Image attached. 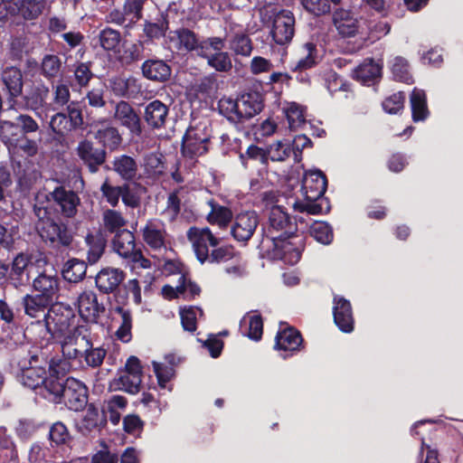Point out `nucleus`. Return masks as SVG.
Instances as JSON below:
<instances>
[{
    "label": "nucleus",
    "instance_id": "17",
    "mask_svg": "<svg viewBox=\"0 0 463 463\" xmlns=\"http://www.w3.org/2000/svg\"><path fill=\"white\" fill-rule=\"evenodd\" d=\"M260 224V218L255 211L238 213L232 221L231 234L238 242L247 243L253 236Z\"/></svg>",
    "mask_w": 463,
    "mask_h": 463
},
{
    "label": "nucleus",
    "instance_id": "38",
    "mask_svg": "<svg viewBox=\"0 0 463 463\" xmlns=\"http://www.w3.org/2000/svg\"><path fill=\"white\" fill-rule=\"evenodd\" d=\"M112 92L118 97L131 98L140 91L141 86L138 80L133 76L123 78L113 77L109 80Z\"/></svg>",
    "mask_w": 463,
    "mask_h": 463
},
{
    "label": "nucleus",
    "instance_id": "13",
    "mask_svg": "<svg viewBox=\"0 0 463 463\" xmlns=\"http://www.w3.org/2000/svg\"><path fill=\"white\" fill-rule=\"evenodd\" d=\"M0 80L9 109H16L18 99L22 96L24 87L22 70L16 66H7L3 69Z\"/></svg>",
    "mask_w": 463,
    "mask_h": 463
},
{
    "label": "nucleus",
    "instance_id": "8",
    "mask_svg": "<svg viewBox=\"0 0 463 463\" xmlns=\"http://www.w3.org/2000/svg\"><path fill=\"white\" fill-rule=\"evenodd\" d=\"M50 360L42 351L31 353L28 360H22L18 366V381L25 387L32 390H39L44 383L47 374L46 367H49Z\"/></svg>",
    "mask_w": 463,
    "mask_h": 463
},
{
    "label": "nucleus",
    "instance_id": "9",
    "mask_svg": "<svg viewBox=\"0 0 463 463\" xmlns=\"http://www.w3.org/2000/svg\"><path fill=\"white\" fill-rule=\"evenodd\" d=\"M66 363L59 358L50 360L49 374L45 376L38 393L44 399L56 403H61L62 394L65 391Z\"/></svg>",
    "mask_w": 463,
    "mask_h": 463
},
{
    "label": "nucleus",
    "instance_id": "29",
    "mask_svg": "<svg viewBox=\"0 0 463 463\" xmlns=\"http://www.w3.org/2000/svg\"><path fill=\"white\" fill-rule=\"evenodd\" d=\"M20 304L22 307V312L24 317L25 315L33 317L40 318L43 317V320H38V323H44V316L51 306L53 304V301L45 298L44 297H41L37 294L30 295L26 294L20 299Z\"/></svg>",
    "mask_w": 463,
    "mask_h": 463
},
{
    "label": "nucleus",
    "instance_id": "20",
    "mask_svg": "<svg viewBox=\"0 0 463 463\" xmlns=\"http://www.w3.org/2000/svg\"><path fill=\"white\" fill-rule=\"evenodd\" d=\"M77 307L80 317L90 324H98L106 312L104 304L98 301L97 294L92 290H85L79 295Z\"/></svg>",
    "mask_w": 463,
    "mask_h": 463
},
{
    "label": "nucleus",
    "instance_id": "60",
    "mask_svg": "<svg viewBox=\"0 0 463 463\" xmlns=\"http://www.w3.org/2000/svg\"><path fill=\"white\" fill-rule=\"evenodd\" d=\"M146 0H126L123 5L125 14L130 17L129 22L126 25L127 30H130L134 27L137 21L143 16V7Z\"/></svg>",
    "mask_w": 463,
    "mask_h": 463
},
{
    "label": "nucleus",
    "instance_id": "34",
    "mask_svg": "<svg viewBox=\"0 0 463 463\" xmlns=\"http://www.w3.org/2000/svg\"><path fill=\"white\" fill-rule=\"evenodd\" d=\"M146 41L137 40L125 42L121 50H118V61L123 66H132L141 61L145 57Z\"/></svg>",
    "mask_w": 463,
    "mask_h": 463
},
{
    "label": "nucleus",
    "instance_id": "12",
    "mask_svg": "<svg viewBox=\"0 0 463 463\" xmlns=\"http://www.w3.org/2000/svg\"><path fill=\"white\" fill-rule=\"evenodd\" d=\"M305 348L303 336L298 329L280 323L279 328L275 336L274 349L282 351L283 359H288Z\"/></svg>",
    "mask_w": 463,
    "mask_h": 463
},
{
    "label": "nucleus",
    "instance_id": "10",
    "mask_svg": "<svg viewBox=\"0 0 463 463\" xmlns=\"http://www.w3.org/2000/svg\"><path fill=\"white\" fill-rule=\"evenodd\" d=\"M36 202H43L36 200ZM44 205H50L55 209V214L65 218H73L78 213L80 204L79 194L63 185H58L45 195Z\"/></svg>",
    "mask_w": 463,
    "mask_h": 463
},
{
    "label": "nucleus",
    "instance_id": "48",
    "mask_svg": "<svg viewBox=\"0 0 463 463\" xmlns=\"http://www.w3.org/2000/svg\"><path fill=\"white\" fill-rule=\"evenodd\" d=\"M127 220L123 214L115 209H107L102 213V223L106 232L118 234L126 230Z\"/></svg>",
    "mask_w": 463,
    "mask_h": 463
},
{
    "label": "nucleus",
    "instance_id": "51",
    "mask_svg": "<svg viewBox=\"0 0 463 463\" xmlns=\"http://www.w3.org/2000/svg\"><path fill=\"white\" fill-rule=\"evenodd\" d=\"M114 312L120 315L121 324L116 331V336L122 343H129L132 339V314L129 309L124 308L122 306L114 307Z\"/></svg>",
    "mask_w": 463,
    "mask_h": 463
},
{
    "label": "nucleus",
    "instance_id": "5",
    "mask_svg": "<svg viewBox=\"0 0 463 463\" xmlns=\"http://www.w3.org/2000/svg\"><path fill=\"white\" fill-rule=\"evenodd\" d=\"M187 238L193 243L196 258L202 264L206 261H227L234 256V249L231 245L216 248L220 239L214 236L208 227H191L187 232Z\"/></svg>",
    "mask_w": 463,
    "mask_h": 463
},
{
    "label": "nucleus",
    "instance_id": "14",
    "mask_svg": "<svg viewBox=\"0 0 463 463\" xmlns=\"http://www.w3.org/2000/svg\"><path fill=\"white\" fill-rule=\"evenodd\" d=\"M50 95V89L43 80L31 81L26 85L25 91H23L21 100H18L16 109H25L37 112L47 105Z\"/></svg>",
    "mask_w": 463,
    "mask_h": 463
},
{
    "label": "nucleus",
    "instance_id": "22",
    "mask_svg": "<svg viewBox=\"0 0 463 463\" xmlns=\"http://www.w3.org/2000/svg\"><path fill=\"white\" fill-rule=\"evenodd\" d=\"M332 14V24L337 33L343 38H350L356 35L359 31V20L354 11L343 8L340 5L335 7Z\"/></svg>",
    "mask_w": 463,
    "mask_h": 463
},
{
    "label": "nucleus",
    "instance_id": "31",
    "mask_svg": "<svg viewBox=\"0 0 463 463\" xmlns=\"http://www.w3.org/2000/svg\"><path fill=\"white\" fill-rule=\"evenodd\" d=\"M383 66L373 59H365L353 72V78L365 86H373L382 79Z\"/></svg>",
    "mask_w": 463,
    "mask_h": 463
},
{
    "label": "nucleus",
    "instance_id": "21",
    "mask_svg": "<svg viewBox=\"0 0 463 463\" xmlns=\"http://www.w3.org/2000/svg\"><path fill=\"white\" fill-rule=\"evenodd\" d=\"M76 154L90 174L98 173L107 158V151L95 147L93 142L88 139L79 142Z\"/></svg>",
    "mask_w": 463,
    "mask_h": 463
},
{
    "label": "nucleus",
    "instance_id": "52",
    "mask_svg": "<svg viewBox=\"0 0 463 463\" xmlns=\"http://www.w3.org/2000/svg\"><path fill=\"white\" fill-rule=\"evenodd\" d=\"M129 293L133 295L135 304L140 305L142 302L141 288L137 279H129L122 284V288H118L115 294L116 301L122 305L127 304Z\"/></svg>",
    "mask_w": 463,
    "mask_h": 463
},
{
    "label": "nucleus",
    "instance_id": "32",
    "mask_svg": "<svg viewBox=\"0 0 463 463\" xmlns=\"http://www.w3.org/2000/svg\"><path fill=\"white\" fill-rule=\"evenodd\" d=\"M238 100L242 116V123L260 113L264 108V99L259 91L243 93Z\"/></svg>",
    "mask_w": 463,
    "mask_h": 463
},
{
    "label": "nucleus",
    "instance_id": "62",
    "mask_svg": "<svg viewBox=\"0 0 463 463\" xmlns=\"http://www.w3.org/2000/svg\"><path fill=\"white\" fill-rule=\"evenodd\" d=\"M230 48L237 55L250 56L252 52V43L246 33H236L230 42Z\"/></svg>",
    "mask_w": 463,
    "mask_h": 463
},
{
    "label": "nucleus",
    "instance_id": "37",
    "mask_svg": "<svg viewBox=\"0 0 463 463\" xmlns=\"http://www.w3.org/2000/svg\"><path fill=\"white\" fill-rule=\"evenodd\" d=\"M113 250L122 258L129 260L139 248H137L135 234L127 230L114 235Z\"/></svg>",
    "mask_w": 463,
    "mask_h": 463
},
{
    "label": "nucleus",
    "instance_id": "44",
    "mask_svg": "<svg viewBox=\"0 0 463 463\" xmlns=\"http://www.w3.org/2000/svg\"><path fill=\"white\" fill-rule=\"evenodd\" d=\"M342 0H300L304 10L315 17H322L332 13L333 7L340 5Z\"/></svg>",
    "mask_w": 463,
    "mask_h": 463
},
{
    "label": "nucleus",
    "instance_id": "46",
    "mask_svg": "<svg viewBox=\"0 0 463 463\" xmlns=\"http://www.w3.org/2000/svg\"><path fill=\"white\" fill-rule=\"evenodd\" d=\"M86 271V262L84 260L72 258L65 262L61 270V275L66 281L78 283L85 278Z\"/></svg>",
    "mask_w": 463,
    "mask_h": 463
},
{
    "label": "nucleus",
    "instance_id": "25",
    "mask_svg": "<svg viewBox=\"0 0 463 463\" xmlns=\"http://www.w3.org/2000/svg\"><path fill=\"white\" fill-rule=\"evenodd\" d=\"M115 118L121 126L127 128L133 136H141L143 128L140 117L128 102L120 100L117 103Z\"/></svg>",
    "mask_w": 463,
    "mask_h": 463
},
{
    "label": "nucleus",
    "instance_id": "4",
    "mask_svg": "<svg viewBox=\"0 0 463 463\" xmlns=\"http://www.w3.org/2000/svg\"><path fill=\"white\" fill-rule=\"evenodd\" d=\"M327 188V178L321 170H310L304 174L301 191L306 202H296L295 210L308 214H325L331 209L328 198L324 194Z\"/></svg>",
    "mask_w": 463,
    "mask_h": 463
},
{
    "label": "nucleus",
    "instance_id": "15",
    "mask_svg": "<svg viewBox=\"0 0 463 463\" xmlns=\"http://www.w3.org/2000/svg\"><path fill=\"white\" fill-rule=\"evenodd\" d=\"M210 136L204 128L190 127L185 131L181 145V152L184 156L193 159L208 152Z\"/></svg>",
    "mask_w": 463,
    "mask_h": 463
},
{
    "label": "nucleus",
    "instance_id": "63",
    "mask_svg": "<svg viewBox=\"0 0 463 463\" xmlns=\"http://www.w3.org/2000/svg\"><path fill=\"white\" fill-rule=\"evenodd\" d=\"M286 117L290 130H297L306 123L303 108L293 102L286 109Z\"/></svg>",
    "mask_w": 463,
    "mask_h": 463
},
{
    "label": "nucleus",
    "instance_id": "24",
    "mask_svg": "<svg viewBox=\"0 0 463 463\" xmlns=\"http://www.w3.org/2000/svg\"><path fill=\"white\" fill-rule=\"evenodd\" d=\"M126 279V273L120 269L107 267L101 269L95 277L97 288L103 294H110L118 290Z\"/></svg>",
    "mask_w": 463,
    "mask_h": 463
},
{
    "label": "nucleus",
    "instance_id": "27",
    "mask_svg": "<svg viewBox=\"0 0 463 463\" xmlns=\"http://www.w3.org/2000/svg\"><path fill=\"white\" fill-rule=\"evenodd\" d=\"M93 62L90 61H76L69 67L68 82L72 90H80L89 87L90 80L95 77L92 71Z\"/></svg>",
    "mask_w": 463,
    "mask_h": 463
},
{
    "label": "nucleus",
    "instance_id": "36",
    "mask_svg": "<svg viewBox=\"0 0 463 463\" xmlns=\"http://www.w3.org/2000/svg\"><path fill=\"white\" fill-rule=\"evenodd\" d=\"M33 288L37 295L54 301L60 289L59 278L41 273L33 280Z\"/></svg>",
    "mask_w": 463,
    "mask_h": 463
},
{
    "label": "nucleus",
    "instance_id": "1",
    "mask_svg": "<svg viewBox=\"0 0 463 463\" xmlns=\"http://www.w3.org/2000/svg\"><path fill=\"white\" fill-rule=\"evenodd\" d=\"M263 234L272 243L269 250L270 258L291 266L300 260L306 237L298 233L296 217L289 215L282 206H272L268 224L263 227Z\"/></svg>",
    "mask_w": 463,
    "mask_h": 463
},
{
    "label": "nucleus",
    "instance_id": "35",
    "mask_svg": "<svg viewBox=\"0 0 463 463\" xmlns=\"http://www.w3.org/2000/svg\"><path fill=\"white\" fill-rule=\"evenodd\" d=\"M168 111L169 109L165 104L155 99L146 106L144 119L150 128L159 129L165 126Z\"/></svg>",
    "mask_w": 463,
    "mask_h": 463
},
{
    "label": "nucleus",
    "instance_id": "3",
    "mask_svg": "<svg viewBox=\"0 0 463 463\" xmlns=\"http://www.w3.org/2000/svg\"><path fill=\"white\" fill-rule=\"evenodd\" d=\"M74 310L62 303H54L44 316V325L52 338L61 346V352L69 345L78 344V338L89 332L86 326H74Z\"/></svg>",
    "mask_w": 463,
    "mask_h": 463
},
{
    "label": "nucleus",
    "instance_id": "54",
    "mask_svg": "<svg viewBox=\"0 0 463 463\" xmlns=\"http://www.w3.org/2000/svg\"><path fill=\"white\" fill-rule=\"evenodd\" d=\"M426 422L433 423L434 420H424L416 421L411 429V434L414 437H418L421 441L420 451V456L421 458L423 457L424 449H427L425 458H424L423 462H421V463H439V460L438 458V456H439L438 450L430 449V447L425 443L424 437L421 435V433L419 430V428L420 426L424 425Z\"/></svg>",
    "mask_w": 463,
    "mask_h": 463
},
{
    "label": "nucleus",
    "instance_id": "64",
    "mask_svg": "<svg viewBox=\"0 0 463 463\" xmlns=\"http://www.w3.org/2000/svg\"><path fill=\"white\" fill-rule=\"evenodd\" d=\"M65 113L68 117V121L74 130L83 128L84 119L82 108L79 101H71L66 107Z\"/></svg>",
    "mask_w": 463,
    "mask_h": 463
},
{
    "label": "nucleus",
    "instance_id": "26",
    "mask_svg": "<svg viewBox=\"0 0 463 463\" xmlns=\"http://www.w3.org/2000/svg\"><path fill=\"white\" fill-rule=\"evenodd\" d=\"M144 242L153 250H161L166 247V230L158 220H148L141 230Z\"/></svg>",
    "mask_w": 463,
    "mask_h": 463
},
{
    "label": "nucleus",
    "instance_id": "47",
    "mask_svg": "<svg viewBox=\"0 0 463 463\" xmlns=\"http://www.w3.org/2000/svg\"><path fill=\"white\" fill-rule=\"evenodd\" d=\"M169 29V21L167 14H162L160 18L156 22L153 23L150 21H145L143 33L146 37V42H153L154 40H159L165 36L167 30Z\"/></svg>",
    "mask_w": 463,
    "mask_h": 463
},
{
    "label": "nucleus",
    "instance_id": "40",
    "mask_svg": "<svg viewBox=\"0 0 463 463\" xmlns=\"http://www.w3.org/2000/svg\"><path fill=\"white\" fill-rule=\"evenodd\" d=\"M411 118L414 122L426 120L430 116L427 96L424 90L414 88L410 95Z\"/></svg>",
    "mask_w": 463,
    "mask_h": 463
},
{
    "label": "nucleus",
    "instance_id": "53",
    "mask_svg": "<svg viewBox=\"0 0 463 463\" xmlns=\"http://www.w3.org/2000/svg\"><path fill=\"white\" fill-rule=\"evenodd\" d=\"M207 221L213 225L216 224L221 229H224L232 222L233 213L229 207L212 203V209L207 215Z\"/></svg>",
    "mask_w": 463,
    "mask_h": 463
},
{
    "label": "nucleus",
    "instance_id": "2",
    "mask_svg": "<svg viewBox=\"0 0 463 463\" xmlns=\"http://www.w3.org/2000/svg\"><path fill=\"white\" fill-rule=\"evenodd\" d=\"M33 212L36 217L35 230L47 247L56 251L72 248L74 232L67 222L55 214L53 207L44 205V202H35Z\"/></svg>",
    "mask_w": 463,
    "mask_h": 463
},
{
    "label": "nucleus",
    "instance_id": "55",
    "mask_svg": "<svg viewBox=\"0 0 463 463\" xmlns=\"http://www.w3.org/2000/svg\"><path fill=\"white\" fill-rule=\"evenodd\" d=\"M165 169L162 154L149 153L144 157V170L148 177L157 178Z\"/></svg>",
    "mask_w": 463,
    "mask_h": 463
},
{
    "label": "nucleus",
    "instance_id": "58",
    "mask_svg": "<svg viewBox=\"0 0 463 463\" xmlns=\"http://www.w3.org/2000/svg\"><path fill=\"white\" fill-rule=\"evenodd\" d=\"M392 72L394 79L398 81L411 84L414 82L410 71V64L406 59L397 56L393 60Z\"/></svg>",
    "mask_w": 463,
    "mask_h": 463
},
{
    "label": "nucleus",
    "instance_id": "11",
    "mask_svg": "<svg viewBox=\"0 0 463 463\" xmlns=\"http://www.w3.org/2000/svg\"><path fill=\"white\" fill-rule=\"evenodd\" d=\"M225 38L220 36L206 37L204 44L200 48L199 56L207 61V64L219 72H228L232 68L230 54L222 50Z\"/></svg>",
    "mask_w": 463,
    "mask_h": 463
},
{
    "label": "nucleus",
    "instance_id": "28",
    "mask_svg": "<svg viewBox=\"0 0 463 463\" xmlns=\"http://www.w3.org/2000/svg\"><path fill=\"white\" fill-rule=\"evenodd\" d=\"M141 72L143 77L148 80L164 83L171 78L172 69L164 60L151 58L143 61Z\"/></svg>",
    "mask_w": 463,
    "mask_h": 463
},
{
    "label": "nucleus",
    "instance_id": "33",
    "mask_svg": "<svg viewBox=\"0 0 463 463\" xmlns=\"http://www.w3.org/2000/svg\"><path fill=\"white\" fill-rule=\"evenodd\" d=\"M28 264V257L22 252L16 254L12 260H8V276L6 277V281L14 288L24 285L28 280V276L25 274Z\"/></svg>",
    "mask_w": 463,
    "mask_h": 463
},
{
    "label": "nucleus",
    "instance_id": "50",
    "mask_svg": "<svg viewBox=\"0 0 463 463\" xmlns=\"http://www.w3.org/2000/svg\"><path fill=\"white\" fill-rule=\"evenodd\" d=\"M98 38L99 45L104 51L113 52H118L122 40L119 31L106 26L99 31Z\"/></svg>",
    "mask_w": 463,
    "mask_h": 463
},
{
    "label": "nucleus",
    "instance_id": "49",
    "mask_svg": "<svg viewBox=\"0 0 463 463\" xmlns=\"http://www.w3.org/2000/svg\"><path fill=\"white\" fill-rule=\"evenodd\" d=\"M218 110L231 123H242L241 111L240 110L239 100L223 97L218 101Z\"/></svg>",
    "mask_w": 463,
    "mask_h": 463
},
{
    "label": "nucleus",
    "instance_id": "41",
    "mask_svg": "<svg viewBox=\"0 0 463 463\" xmlns=\"http://www.w3.org/2000/svg\"><path fill=\"white\" fill-rule=\"evenodd\" d=\"M17 15L25 21L38 19L43 13L45 0H17L15 2Z\"/></svg>",
    "mask_w": 463,
    "mask_h": 463
},
{
    "label": "nucleus",
    "instance_id": "19",
    "mask_svg": "<svg viewBox=\"0 0 463 463\" xmlns=\"http://www.w3.org/2000/svg\"><path fill=\"white\" fill-rule=\"evenodd\" d=\"M295 16L291 11L286 9L279 11L273 20L271 29L273 41L279 45L289 43L295 34Z\"/></svg>",
    "mask_w": 463,
    "mask_h": 463
},
{
    "label": "nucleus",
    "instance_id": "57",
    "mask_svg": "<svg viewBox=\"0 0 463 463\" xmlns=\"http://www.w3.org/2000/svg\"><path fill=\"white\" fill-rule=\"evenodd\" d=\"M309 233L317 242L324 245L330 244L334 239L333 229L326 222H315L310 226Z\"/></svg>",
    "mask_w": 463,
    "mask_h": 463
},
{
    "label": "nucleus",
    "instance_id": "56",
    "mask_svg": "<svg viewBox=\"0 0 463 463\" xmlns=\"http://www.w3.org/2000/svg\"><path fill=\"white\" fill-rule=\"evenodd\" d=\"M49 440L52 447L69 444L71 440V436L67 426L61 421L54 422L50 427Z\"/></svg>",
    "mask_w": 463,
    "mask_h": 463
},
{
    "label": "nucleus",
    "instance_id": "7",
    "mask_svg": "<svg viewBox=\"0 0 463 463\" xmlns=\"http://www.w3.org/2000/svg\"><path fill=\"white\" fill-rule=\"evenodd\" d=\"M0 320L3 322L2 339H6L14 344L23 342L24 333V314L20 300L8 302L6 298L0 299Z\"/></svg>",
    "mask_w": 463,
    "mask_h": 463
},
{
    "label": "nucleus",
    "instance_id": "59",
    "mask_svg": "<svg viewBox=\"0 0 463 463\" xmlns=\"http://www.w3.org/2000/svg\"><path fill=\"white\" fill-rule=\"evenodd\" d=\"M14 140V143L8 147L9 151L13 150L14 153L26 156H33L37 154L38 146L36 141L29 138L27 135H23Z\"/></svg>",
    "mask_w": 463,
    "mask_h": 463
},
{
    "label": "nucleus",
    "instance_id": "18",
    "mask_svg": "<svg viewBox=\"0 0 463 463\" xmlns=\"http://www.w3.org/2000/svg\"><path fill=\"white\" fill-rule=\"evenodd\" d=\"M167 39L178 52H195L199 56L200 48L204 44L206 38L200 39L194 31L180 27L169 31Z\"/></svg>",
    "mask_w": 463,
    "mask_h": 463
},
{
    "label": "nucleus",
    "instance_id": "43",
    "mask_svg": "<svg viewBox=\"0 0 463 463\" xmlns=\"http://www.w3.org/2000/svg\"><path fill=\"white\" fill-rule=\"evenodd\" d=\"M62 61L57 54H44L39 64L40 75L49 81L54 80L61 75Z\"/></svg>",
    "mask_w": 463,
    "mask_h": 463
},
{
    "label": "nucleus",
    "instance_id": "30",
    "mask_svg": "<svg viewBox=\"0 0 463 463\" xmlns=\"http://www.w3.org/2000/svg\"><path fill=\"white\" fill-rule=\"evenodd\" d=\"M107 168L116 173L124 182H134L138 176L137 160L126 154L114 156L111 166Z\"/></svg>",
    "mask_w": 463,
    "mask_h": 463
},
{
    "label": "nucleus",
    "instance_id": "39",
    "mask_svg": "<svg viewBox=\"0 0 463 463\" xmlns=\"http://www.w3.org/2000/svg\"><path fill=\"white\" fill-rule=\"evenodd\" d=\"M85 243L88 246L87 260L90 264H95L105 251L107 239L101 231L95 233L88 232L85 237Z\"/></svg>",
    "mask_w": 463,
    "mask_h": 463
},
{
    "label": "nucleus",
    "instance_id": "23",
    "mask_svg": "<svg viewBox=\"0 0 463 463\" xmlns=\"http://www.w3.org/2000/svg\"><path fill=\"white\" fill-rule=\"evenodd\" d=\"M333 317L335 326L343 333H352L354 329V318L350 301L342 296L333 298Z\"/></svg>",
    "mask_w": 463,
    "mask_h": 463
},
{
    "label": "nucleus",
    "instance_id": "61",
    "mask_svg": "<svg viewBox=\"0 0 463 463\" xmlns=\"http://www.w3.org/2000/svg\"><path fill=\"white\" fill-rule=\"evenodd\" d=\"M106 87L103 83H99L87 91L84 100L87 104L94 109H102L107 105L105 98Z\"/></svg>",
    "mask_w": 463,
    "mask_h": 463
},
{
    "label": "nucleus",
    "instance_id": "6",
    "mask_svg": "<svg viewBox=\"0 0 463 463\" xmlns=\"http://www.w3.org/2000/svg\"><path fill=\"white\" fill-rule=\"evenodd\" d=\"M107 353V349L103 346L94 347L89 331L78 338V344L64 347L62 355L65 359L77 362L80 365L85 364L88 367L99 368L102 365Z\"/></svg>",
    "mask_w": 463,
    "mask_h": 463
},
{
    "label": "nucleus",
    "instance_id": "45",
    "mask_svg": "<svg viewBox=\"0 0 463 463\" xmlns=\"http://www.w3.org/2000/svg\"><path fill=\"white\" fill-rule=\"evenodd\" d=\"M95 139L102 146L101 149L114 151L118 148L122 143V137L115 127H106L99 128L95 133Z\"/></svg>",
    "mask_w": 463,
    "mask_h": 463
},
{
    "label": "nucleus",
    "instance_id": "42",
    "mask_svg": "<svg viewBox=\"0 0 463 463\" xmlns=\"http://www.w3.org/2000/svg\"><path fill=\"white\" fill-rule=\"evenodd\" d=\"M241 333L254 341H260L263 335V319L260 314L244 317L240 323Z\"/></svg>",
    "mask_w": 463,
    "mask_h": 463
},
{
    "label": "nucleus",
    "instance_id": "16",
    "mask_svg": "<svg viewBox=\"0 0 463 463\" xmlns=\"http://www.w3.org/2000/svg\"><path fill=\"white\" fill-rule=\"evenodd\" d=\"M89 402V389L80 380L73 377L65 379V391L62 394L61 403L71 411H83Z\"/></svg>",
    "mask_w": 463,
    "mask_h": 463
}]
</instances>
